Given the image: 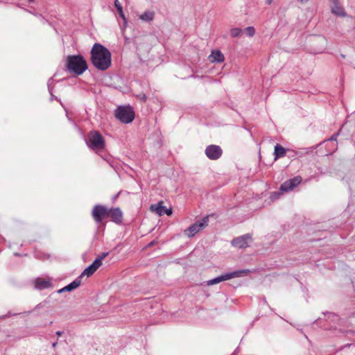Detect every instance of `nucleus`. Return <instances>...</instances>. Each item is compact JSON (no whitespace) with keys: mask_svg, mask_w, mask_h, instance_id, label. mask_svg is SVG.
Wrapping results in <instances>:
<instances>
[{"mask_svg":"<svg viewBox=\"0 0 355 355\" xmlns=\"http://www.w3.org/2000/svg\"><path fill=\"white\" fill-rule=\"evenodd\" d=\"M302 180L301 176L294 177L284 182L280 187V190L284 192L291 191L301 183Z\"/></svg>","mask_w":355,"mask_h":355,"instance_id":"obj_9","label":"nucleus"},{"mask_svg":"<svg viewBox=\"0 0 355 355\" xmlns=\"http://www.w3.org/2000/svg\"><path fill=\"white\" fill-rule=\"evenodd\" d=\"M155 17V12L153 11H146L139 16V19L145 21H151Z\"/></svg>","mask_w":355,"mask_h":355,"instance_id":"obj_19","label":"nucleus"},{"mask_svg":"<svg viewBox=\"0 0 355 355\" xmlns=\"http://www.w3.org/2000/svg\"><path fill=\"white\" fill-rule=\"evenodd\" d=\"M91 61L97 69L106 70L111 65V53L105 46L96 43L91 51Z\"/></svg>","mask_w":355,"mask_h":355,"instance_id":"obj_1","label":"nucleus"},{"mask_svg":"<svg viewBox=\"0 0 355 355\" xmlns=\"http://www.w3.org/2000/svg\"><path fill=\"white\" fill-rule=\"evenodd\" d=\"M107 255V253H103L99 257L96 258V259H100L101 262H102L103 259H104Z\"/></svg>","mask_w":355,"mask_h":355,"instance_id":"obj_24","label":"nucleus"},{"mask_svg":"<svg viewBox=\"0 0 355 355\" xmlns=\"http://www.w3.org/2000/svg\"><path fill=\"white\" fill-rule=\"evenodd\" d=\"M209 218L208 216L204 217L201 221H197L191 225L189 227L184 231V234L192 237L195 236L199 231L204 229L208 225Z\"/></svg>","mask_w":355,"mask_h":355,"instance_id":"obj_5","label":"nucleus"},{"mask_svg":"<svg viewBox=\"0 0 355 355\" xmlns=\"http://www.w3.org/2000/svg\"><path fill=\"white\" fill-rule=\"evenodd\" d=\"M102 265L100 259H95L94 261L86 268L80 275V277L87 275V277L92 276L97 269Z\"/></svg>","mask_w":355,"mask_h":355,"instance_id":"obj_12","label":"nucleus"},{"mask_svg":"<svg viewBox=\"0 0 355 355\" xmlns=\"http://www.w3.org/2000/svg\"><path fill=\"white\" fill-rule=\"evenodd\" d=\"M56 344H57V343H53V345H53V347H55L56 346Z\"/></svg>","mask_w":355,"mask_h":355,"instance_id":"obj_29","label":"nucleus"},{"mask_svg":"<svg viewBox=\"0 0 355 355\" xmlns=\"http://www.w3.org/2000/svg\"><path fill=\"white\" fill-rule=\"evenodd\" d=\"M331 12L336 15L340 17H345L346 12H345L343 8L340 6L339 2L337 1H334L331 5Z\"/></svg>","mask_w":355,"mask_h":355,"instance_id":"obj_15","label":"nucleus"},{"mask_svg":"<svg viewBox=\"0 0 355 355\" xmlns=\"http://www.w3.org/2000/svg\"><path fill=\"white\" fill-rule=\"evenodd\" d=\"M252 241V236L247 234L234 239L232 245L235 248H243L248 246V243Z\"/></svg>","mask_w":355,"mask_h":355,"instance_id":"obj_10","label":"nucleus"},{"mask_svg":"<svg viewBox=\"0 0 355 355\" xmlns=\"http://www.w3.org/2000/svg\"><path fill=\"white\" fill-rule=\"evenodd\" d=\"M223 150L219 146L209 145L205 149V155L211 160H216L220 157Z\"/></svg>","mask_w":355,"mask_h":355,"instance_id":"obj_8","label":"nucleus"},{"mask_svg":"<svg viewBox=\"0 0 355 355\" xmlns=\"http://www.w3.org/2000/svg\"><path fill=\"white\" fill-rule=\"evenodd\" d=\"M273 2V0H266V3L268 4V5H271Z\"/></svg>","mask_w":355,"mask_h":355,"instance_id":"obj_25","label":"nucleus"},{"mask_svg":"<svg viewBox=\"0 0 355 355\" xmlns=\"http://www.w3.org/2000/svg\"><path fill=\"white\" fill-rule=\"evenodd\" d=\"M81 284L80 277L76 279H75L73 282L68 284L67 286H64V288L60 289L58 291V293H61L66 291H71L76 288H77Z\"/></svg>","mask_w":355,"mask_h":355,"instance_id":"obj_16","label":"nucleus"},{"mask_svg":"<svg viewBox=\"0 0 355 355\" xmlns=\"http://www.w3.org/2000/svg\"><path fill=\"white\" fill-rule=\"evenodd\" d=\"M286 150L279 144H276L274 148V159L277 160L286 156Z\"/></svg>","mask_w":355,"mask_h":355,"instance_id":"obj_17","label":"nucleus"},{"mask_svg":"<svg viewBox=\"0 0 355 355\" xmlns=\"http://www.w3.org/2000/svg\"><path fill=\"white\" fill-rule=\"evenodd\" d=\"M65 66L69 72L78 76L82 75L87 69V62L81 55L67 56Z\"/></svg>","mask_w":355,"mask_h":355,"instance_id":"obj_2","label":"nucleus"},{"mask_svg":"<svg viewBox=\"0 0 355 355\" xmlns=\"http://www.w3.org/2000/svg\"><path fill=\"white\" fill-rule=\"evenodd\" d=\"M248 272V270H237L232 272L227 273L225 275H223L221 276H219L216 278H214L213 279L209 280L207 282V284L208 286H211L214 284H218L223 281L228 280L234 277H241L244 274H247Z\"/></svg>","mask_w":355,"mask_h":355,"instance_id":"obj_6","label":"nucleus"},{"mask_svg":"<svg viewBox=\"0 0 355 355\" xmlns=\"http://www.w3.org/2000/svg\"><path fill=\"white\" fill-rule=\"evenodd\" d=\"M114 6L119 12V16L123 19L124 20L125 19V15L123 13V8H122V6L121 4L120 3L119 1V0H115L114 1Z\"/></svg>","mask_w":355,"mask_h":355,"instance_id":"obj_20","label":"nucleus"},{"mask_svg":"<svg viewBox=\"0 0 355 355\" xmlns=\"http://www.w3.org/2000/svg\"><path fill=\"white\" fill-rule=\"evenodd\" d=\"M165 207L164 206V202L159 201L157 204L151 205L150 209L157 214L159 216L164 215Z\"/></svg>","mask_w":355,"mask_h":355,"instance_id":"obj_18","label":"nucleus"},{"mask_svg":"<svg viewBox=\"0 0 355 355\" xmlns=\"http://www.w3.org/2000/svg\"><path fill=\"white\" fill-rule=\"evenodd\" d=\"M172 209H166L165 207L164 214H166L167 216H171L172 214Z\"/></svg>","mask_w":355,"mask_h":355,"instance_id":"obj_23","label":"nucleus"},{"mask_svg":"<svg viewBox=\"0 0 355 355\" xmlns=\"http://www.w3.org/2000/svg\"><path fill=\"white\" fill-rule=\"evenodd\" d=\"M52 286L51 279L50 278H37L35 281V286L37 289H45Z\"/></svg>","mask_w":355,"mask_h":355,"instance_id":"obj_13","label":"nucleus"},{"mask_svg":"<svg viewBox=\"0 0 355 355\" xmlns=\"http://www.w3.org/2000/svg\"><path fill=\"white\" fill-rule=\"evenodd\" d=\"M28 1H31V2L33 1V0H28Z\"/></svg>","mask_w":355,"mask_h":355,"instance_id":"obj_31","label":"nucleus"},{"mask_svg":"<svg viewBox=\"0 0 355 355\" xmlns=\"http://www.w3.org/2000/svg\"><path fill=\"white\" fill-rule=\"evenodd\" d=\"M244 32L250 37H252L255 33V29L252 26H248L245 28Z\"/></svg>","mask_w":355,"mask_h":355,"instance_id":"obj_22","label":"nucleus"},{"mask_svg":"<svg viewBox=\"0 0 355 355\" xmlns=\"http://www.w3.org/2000/svg\"><path fill=\"white\" fill-rule=\"evenodd\" d=\"M274 195L279 196V194H277L276 193H274Z\"/></svg>","mask_w":355,"mask_h":355,"instance_id":"obj_30","label":"nucleus"},{"mask_svg":"<svg viewBox=\"0 0 355 355\" xmlns=\"http://www.w3.org/2000/svg\"><path fill=\"white\" fill-rule=\"evenodd\" d=\"M56 335H58V336H61L62 335V331H58L56 332Z\"/></svg>","mask_w":355,"mask_h":355,"instance_id":"obj_26","label":"nucleus"},{"mask_svg":"<svg viewBox=\"0 0 355 355\" xmlns=\"http://www.w3.org/2000/svg\"><path fill=\"white\" fill-rule=\"evenodd\" d=\"M209 60L211 63H214V62L221 63L224 61L225 58L220 51L213 50L209 56Z\"/></svg>","mask_w":355,"mask_h":355,"instance_id":"obj_14","label":"nucleus"},{"mask_svg":"<svg viewBox=\"0 0 355 355\" xmlns=\"http://www.w3.org/2000/svg\"><path fill=\"white\" fill-rule=\"evenodd\" d=\"M331 140H336V136L334 135L331 137Z\"/></svg>","mask_w":355,"mask_h":355,"instance_id":"obj_28","label":"nucleus"},{"mask_svg":"<svg viewBox=\"0 0 355 355\" xmlns=\"http://www.w3.org/2000/svg\"><path fill=\"white\" fill-rule=\"evenodd\" d=\"M241 32L242 30L241 28H234L230 30V35L232 37H236L241 35Z\"/></svg>","mask_w":355,"mask_h":355,"instance_id":"obj_21","label":"nucleus"},{"mask_svg":"<svg viewBox=\"0 0 355 355\" xmlns=\"http://www.w3.org/2000/svg\"><path fill=\"white\" fill-rule=\"evenodd\" d=\"M115 116L121 122L129 123L135 119V112L131 107H119L115 110Z\"/></svg>","mask_w":355,"mask_h":355,"instance_id":"obj_4","label":"nucleus"},{"mask_svg":"<svg viewBox=\"0 0 355 355\" xmlns=\"http://www.w3.org/2000/svg\"><path fill=\"white\" fill-rule=\"evenodd\" d=\"M92 216L96 223H100L108 217V209L103 205H96L92 210Z\"/></svg>","mask_w":355,"mask_h":355,"instance_id":"obj_7","label":"nucleus"},{"mask_svg":"<svg viewBox=\"0 0 355 355\" xmlns=\"http://www.w3.org/2000/svg\"><path fill=\"white\" fill-rule=\"evenodd\" d=\"M297 1L301 3H306V2L309 1V0H297Z\"/></svg>","mask_w":355,"mask_h":355,"instance_id":"obj_27","label":"nucleus"},{"mask_svg":"<svg viewBox=\"0 0 355 355\" xmlns=\"http://www.w3.org/2000/svg\"><path fill=\"white\" fill-rule=\"evenodd\" d=\"M108 217L110 218L112 222L116 224H120L123 220V212L118 207L112 208L108 209Z\"/></svg>","mask_w":355,"mask_h":355,"instance_id":"obj_11","label":"nucleus"},{"mask_svg":"<svg viewBox=\"0 0 355 355\" xmlns=\"http://www.w3.org/2000/svg\"><path fill=\"white\" fill-rule=\"evenodd\" d=\"M87 144L91 149L94 150H103L105 146V142L103 136L96 130H92L89 132Z\"/></svg>","mask_w":355,"mask_h":355,"instance_id":"obj_3","label":"nucleus"}]
</instances>
